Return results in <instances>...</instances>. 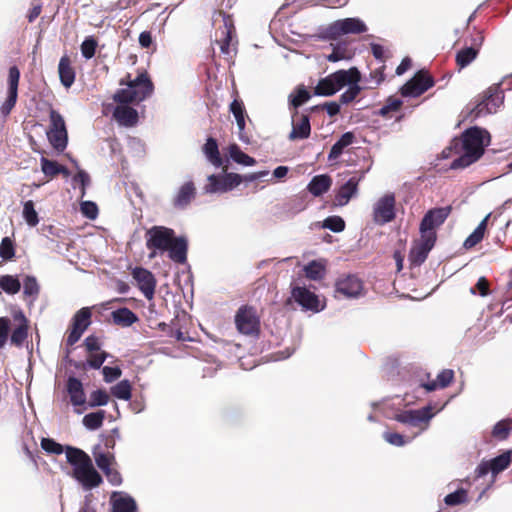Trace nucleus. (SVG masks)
Returning <instances> with one entry per match:
<instances>
[{
	"label": "nucleus",
	"instance_id": "obj_61",
	"mask_svg": "<svg viewBox=\"0 0 512 512\" xmlns=\"http://www.w3.org/2000/svg\"><path fill=\"white\" fill-rule=\"evenodd\" d=\"M10 323L9 318L0 317V349L6 345L10 330Z\"/></svg>",
	"mask_w": 512,
	"mask_h": 512
},
{
	"label": "nucleus",
	"instance_id": "obj_27",
	"mask_svg": "<svg viewBox=\"0 0 512 512\" xmlns=\"http://www.w3.org/2000/svg\"><path fill=\"white\" fill-rule=\"evenodd\" d=\"M195 195L196 188L194 183L191 181L184 183L173 199L174 207L178 209L186 208L195 198Z\"/></svg>",
	"mask_w": 512,
	"mask_h": 512
},
{
	"label": "nucleus",
	"instance_id": "obj_10",
	"mask_svg": "<svg viewBox=\"0 0 512 512\" xmlns=\"http://www.w3.org/2000/svg\"><path fill=\"white\" fill-rule=\"evenodd\" d=\"M367 29L366 24L359 18H345L331 23L326 29V37L336 40L343 35L362 34Z\"/></svg>",
	"mask_w": 512,
	"mask_h": 512
},
{
	"label": "nucleus",
	"instance_id": "obj_52",
	"mask_svg": "<svg viewBox=\"0 0 512 512\" xmlns=\"http://www.w3.org/2000/svg\"><path fill=\"white\" fill-rule=\"evenodd\" d=\"M59 164L56 161L49 160L45 157L41 158V169L42 172L50 178H53L59 174Z\"/></svg>",
	"mask_w": 512,
	"mask_h": 512
},
{
	"label": "nucleus",
	"instance_id": "obj_35",
	"mask_svg": "<svg viewBox=\"0 0 512 512\" xmlns=\"http://www.w3.org/2000/svg\"><path fill=\"white\" fill-rule=\"evenodd\" d=\"M229 110L236 119L239 131L242 132L246 126L245 117L247 116L243 101L235 98L230 104Z\"/></svg>",
	"mask_w": 512,
	"mask_h": 512
},
{
	"label": "nucleus",
	"instance_id": "obj_48",
	"mask_svg": "<svg viewBox=\"0 0 512 512\" xmlns=\"http://www.w3.org/2000/svg\"><path fill=\"white\" fill-rule=\"evenodd\" d=\"M444 502L448 506H456L468 502L467 491L463 488L445 496Z\"/></svg>",
	"mask_w": 512,
	"mask_h": 512
},
{
	"label": "nucleus",
	"instance_id": "obj_26",
	"mask_svg": "<svg viewBox=\"0 0 512 512\" xmlns=\"http://www.w3.org/2000/svg\"><path fill=\"white\" fill-rule=\"evenodd\" d=\"M58 73L61 84L66 88H70L75 81L76 73L71 59L66 54L60 58Z\"/></svg>",
	"mask_w": 512,
	"mask_h": 512
},
{
	"label": "nucleus",
	"instance_id": "obj_19",
	"mask_svg": "<svg viewBox=\"0 0 512 512\" xmlns=\"http://www.w3.org/2000/svg\"><path fill=\"white\" fill-rule=\"evenodd\" d=\"M311 134L310 118L307 114H300L297 110L292 115V130L289 133V140H303Z\"/></svg>",
	"mask_w": 512,
	"mask_h": 512
},
{
	"label": "nucleus",
	"instance_id": "obj_56",
	"mask_svg": "<svg viewBox=\"0 0 512 512\" xmlns=\"http://www.w3.org/2000/svg\"><path fill=\"white\" fill-rule=\"evenodd\" d=\"M323 226L333 232H342L345 229V221L340 216H329L324 220Z\"/></svg>",
	"mask_w": 512,
	"mask_h": 512
},
{
	"label": "nucleus",
	"instance_id": "obj_17",
	"mask_svg": "<svg viewBox=\"0 0 512 512\" xmlns=\"http://www.w3.org/2000/svg\"><path fill=\"white\" fill-rule=\"evenodd\" d=\"M291 297L303 310L318 312L321 310L318 296L306 287L295 286L291 290Z\"/></svg>",
	"mask_w": 512,
	"mask_h": 512
},
{
	"label": "nucleus",
	"instance_id": "obj_58",
	"mask_svg": "<svg viewBox=\"0 0 512 512\" xmlns=\"http://www.w3.org/2000/svg\"><path fill=\"white\" fill-rule=\"evenodd\" d=\"M221 177L222 182L224 183L223 185H225V187L221 188L226 191L232 190L234 187L243 182L242 176L237 173H226Z\"/></svg>",
	"mask_w": 512,
	"mask_h": 512
},
{
	"label": "nucleus",
	"instance_id": "obj_49",
	"mask_svg": "<svg viewBox=\"0 0 512 512\" xmlns=\"http://www.w3.org/2000/svg\"><path fill=\"white\" fill-rule=\"evenodd\" d=\"M109 402V394L104 389H98L90 394L88 406L93 408L97 406H105Z\"/></svg>",
	"mask_w": 512,
	"mask_h": 512
},
{
	"label": "nucleus",
	"instance_id": "obj_32",
	"mask_svg": "<svg viewBox=\"0 0 512 512\" xmlns=\"http://www.w3.org/2000/svg\"><path fill=\"white\" fill-rule=\"evenodd\" d=\"M21 323L12 331L10 342L16 347H21L28 337V321L22 312L19 313Z\"/></svg>",
	"mask_w": 512,
	"mask_h": 512
},
{
	"label": "nucleus",
	"instance_id": "obj_1",
	"mask_svg": "<svg viewBox=\"0 0 512 512\" xmlns=\"http://www.w3.org/2000/svg\"><path fill=\"white\" fill-rule=\"evenodd\" d=\"M146 247L153 259L158 253L168 252V257L175 263L187 261L188 241L184 236H176L175 231L166 226H152L145 233Z\"/></svg>",
	"mask_w": 512,
	"mask_h": 512
},
{
	"label": "nucleus",
	"instance_id": "obj_31",
	"mask_svg": "<svg viewBox=\"0 0 512 512\" xmlns=\"http://www.w3.org/2000/svg\"><path fill=\"white\" fill-rule=\"evenodd\" d=\"M355 140L353 132H346L337 140L330 149L328 160H337L343 153V150L351 145Z\"/></svg>",
	"mask_w": 512,
	"mask_h": 512
},
{
	"label": "nucleus",
	"instance_id": "obj_8",
	"mask_svg": "<svg viewBox=\"0 0 512 512\" xmlns=\"http://www.w3.org/2000/svg\"><path fill=\"white\" fill-rule=\"evenodd\" d=\"M49 117L50 127L47 131L48 140L54 149L57 151H63L68 142V133L64 118L54 109L50 110Z\"/></svg>",
	"mask_w": 512,
	"mask_h": 512
},
{
	"label": "nucleus",
	"instance_id": "obj_47",
	"mask_svg": "<svg viewBox=\"0 0 512 512\" xmlns=\"http://www.w3.org/2000/svg\"><path fill=\"white\" fill-rule=\"evenodd\" d=\"M23 217L26 223L31 227H35L39 223L38 213L34 208V203L32 200H28L24 203Z\"/></svg>",
	"mask_w": 512,
	"mask_h": 512
},
{
	"label": "nucleus",
	"instance_id": "obj_60",
	"mask_svg": "<svg viewBox=\"0 0 512 512\" xmlns=\"http://www.w3.org/2000/svg\"><path fill=\"white\" fill-rule=\"evenodd\" d=\"M326 110L329 116L333 117L340 112V105L336 102H326L323 105H316L310 108L311 112Z\"/></svg>",
	"mask_w": 512,
	"mask_h": 512
},
{
	"label": "nucleus",
	"instance_id": "obj_5",
	"mask_svg": "<svg viewBox=\"0 0 512 512\" xmlns=\"http://www.w3.org/2000/svg\"><path fill=\"white\" fill-rule=\"evenodd\" d=\"M504 102V92L499 84L490 86L481 96V100L470 111L472 120L496 113Z\"/></svg>",
	"mask_w": 512,
	"mask_h": 512
},
{
	"label": "nucleus",
	"instance_id": "obj_6",
	"mask_svg": "<svg viewBox=\"0 0 512 512\" xmlns=\"http://www.w3.org/2000/svg\"><path fill=\"white\" fill-rule=\"evenodd\" d=\"M235 325L239 333L258 337L261 331L260 317L254 307L241 306L235 315Z\"/></svg>",
	"mask_w": 512,
	"mask_h": 512
},
{
	"label": "nucleus",
	"instance_id": "obj_64",
	"mask_svg": "<svg viewBox=\"0 0 512 512\" xmlns=\"http://www.w3.org/2000/svg\"><path fill=\"white\" fill-rule=\"evenodd\" d=\"M105 476L108 482L113 486H120L123 483L122 475L117 469V466L106 472Z\"/></svg>",
	"mask_w": 512,
	"mask_h": 512
},
{
	"label": "nucleus",
	"instance_id": "obj_59",
	"mask_svg": "<svg viewBox=\"0 0 512 512\" xmlns=\"http://www.w3.org/2000/svg\"><path fill=\"white\" fill-rule=\"evenodd\" d=\"M361 88L358 86V84H351L349 88L341 94L340 96V102L342 104H348L352 102L360 93Z\"/></svg>",
	"mask_w": 512,
	"mask_h": 512
},
{
	"label": "nucleus",
	"instance_id": "obj_13",
	"mask_svg": "<svg viewBox=\"0 0 512 512\" xmlns=\"http://www.w3.org/2000/svg\"><path fill=\"white\" fill-rule=\"evenodd\" d=\"M92 313L89 307L79 309L72 317L67 330L66 345L76 344L91 324Z\"/></svg>",
	"mask_w": 512,
	"mask_h": 512
},
{
	"label": "nucleus",
	"instance_id": "obj_11",
	"mask_svg": "<svg viewBox=\"0 0 512 512\" xmlns=\"http://www.w3.org/2000/svg\"><path fill=\"white\" fill-rule=\"evenodd\" d=\"M435 85L434 78L427 70H419L400 89L403 97H419Z\"/></svg>",
	"mask_w": 512,
	"mask_h": 512
},
{
	"label": "nucleus",
	"instance_id": "obj_43",
	"mask_svg": "<svg viewBox=\"0 0 512 512\" xmlns=\"http://www.w3.org/2000/svg\"><path fill=\"white\" fill-rule=\"evenodd\" d=\"M310 97L311 95L309 91L303 85H300L295 89L294 93L289 96V102L291 106L297 109L302 104L307 102Z\"/></svg>",
	"mask_w": 512,
	"mask_h": 512
},
{
	"label": "nucleus",
	"instance_id": "obj_50",
	"mask_svg": "<svg viewBox=\"0 0 512 512\" xmlns=\"http://www.w3.org/2000/svg\"><path fill=\"white\" fill-rule=\"evenodd\" d=\"M93 456L97 467L105 465H117L115 455L111 452L93 451Z\"/></svg>",
	"mask_w": 512,
	"mask_h": 512
},
{
	"label": "nucleus",
	"instance_id": "obj_7",
	"mask_svg": "<svg viewBox=\"0 0 512 512\" xmlns=\"http://www.w3.org/2000/svg\"><path fill=\"white\" fill-rule=\"evenodd\" d=\"M483 42V31L474 28L473 33H471L470 37L465 41L466 46L460 49L456 54L455 62L459 69L467 67L477 58Z\"/></svg>",
	"mask_w": 512,
	"mask_h": 512
},
{
	"label": "nucleus",
	"instance_id": "obj_14",
	"mask_svg": "<svg viewBox=\"0 0 512 512\" xmlns=\"http://www.w3.org/2000/svg\"><path fill=\"white\" fill-rule=\"evenodd\" d=\"M20 80V70L17 66H11L8 70L7 85L8 95L1 106V113L8 116L15 107L18 98V85Z\"/></svg>",
	"mask_w": 512,
	"mask_h": 512
},
{
	"label": "nucleus",
	"instance_id": "obj_16",
	"mask_svg": "<svg viewBox=\"0 0 512 512\" xmlns=\"http://www.w3.org/2000/svg\"><path fill=\"white\" fill-rule=\"evenodd\" d=\"M132 276L137 282L139 290L148 300H152L156 288V279L152 272L143 267H136L132 270Z\"/></svg>",
	"mask_w": 512,
	"mask_h": 512
},
{
	"label": "nucleus",
	"instance_id": "obj_23",
	"mask_svg": "<svg viewBox=\"0 0 512 512\" xmlns=\"http://www.w3.org/2000/svg\"><path fill=\"white\" fill-rule=\"evenodd\" d=\"M114 119L125 127H133L138 123V112L129 104H118L113 111Z\"/></svg>",
	"mask_w": 512,
	"mask_h": 512
},
{
	"label": "nucleus",
	"instance_id": "obj_44",
	"mask_svg": "<svg viewBox=\"0 0 512 512\" xmlns=\"http://www.w3.org/2000/svg\"><path fill=\"white\" fill-rule=\"evenodd\" d=\"M15 243L10 237H4L0 243V257L3 261H10L15 257Z\"/></svg>",
	"mask_w": 512,
	"mask_h": 512
},
{
	"label": "nucleus",
	"instance_id": "obj_4",
	"mask_svg": "<svg viewBox=\"0 0 512 512\" xmlns=\"http://www.w3.org/2000/svg\"><path fill=\"white\" fill-rule=\"evenodd\" d=\"M67 462L73 466L72 476L85 488L93 489L103 482L102 476L93 466L90 456L83 450L67 446Z\"/></svg>",
	"mask_w": 512,
	"mask_h": 512
},
{
	"label": "nucleus",
	"instance_id": "obj_18",
	"mask_svg": "<svg viewBox=\"0 0 512 512\" xmlns=\"http://www.w3.org/2000/svg\"><path fill=\"white\" fill-rule=\"evenodd\" d=\"M431 417V409L429 407H425L418 410L403 411L395 416V420L403 424H408L422 429V425L427 424Z\"/></svg>",
	"mask_w": 512,
	"mask_h": 512
},
{
	"label": "nucleus",
	"instance_id": "obj_40",
	"mask_svg": "<svg viewBox=\"0 0 512 512\" xmlns=\"http://www.w3.org/2000/svg\"><path fill=\"white\" fill-rule=\"evenodd\" d=\"M111 394L121 400L128 401L132 396V386L129 380L124 379L111 388Z\"/></svg>",
	"mask_w": 512,
	"mask_h": 512
},
{
	"label": "nucleus",
	"instance_id": "obj_62",
	"mask_svg": "<svg viewBox=\"0 0 512 512\" xmlns=\"http://www.w3.org/2000/svg\"><path fill=\"white\" fill-rule=\"evenodd\" d=\"M83 345L88 353L98 352L101 350L100 340L95 335H89L88 337H86Z\"/></svg>",
	"mask_w": 512,
	"mask_h": 512
},
{
	"label": "nucleus",
	"instance_id": "obj_24",
	"mask_svg": "<svg viewBox=\"0 0 512 512\" xmlns=\"http://www.w3.org/2000/svg\"><path fill=\"white\" fill-rule=\"evenodd\" d=\"M66 389L73 406H83L86 404V394L82 382L76 377H69L66 383Z\"/></svg>",
	"mask_w": 512,
	"mask_h": 512
},
{
	"label": "nucleus",
	"instance_id": "obj_51",
	"mask_svg": "<svg viewBox=\"0 0 512 512\" xmlns=\"http://www.w3.org/2000/svg\"><path fill=\"white\" fill-rule=\"evenodd\" d=\"M98 43L92 36L86 37L81 44V53L85 59H91L95 56Z\"/></svg>",
	"mask_w": 512,
	"mask_h": 512
},
{
	"label": "nucleus",
	"instance_id": "obj_30",
	"mask_svg": "<svg viewBox=\"0 0 512 512\" xmlns=\"http://www.w3.org/2000/svg\"><path fill=\"white\" fill-rule=\"evenodd\" d=\"M454 379V371L451 369L442 370L436 380L421 384L426 391L431 392L438 388L448 387Z\"/></svg>",
	"mask_w": 512,
	"mask_h": 512
},
{
	"label": "nucleus",
	"instance_id": "obj_33",
	"mask_svg": "<svg viewBox=\"0 0 512 512\" xmlns=\"http://www.w3.org/2000/svg\"><path fill=\"white\" fill-rule=\"evenodd\" d=\"M203 152L209 162L215 167H220L223 164V160L220 156L218 143L216 139L209 137L203 147Z\"/></svg>",
	"mask_w": 512,
	"mask_h": 512
},
{
	"label": "nucleus",
	"instance_id": "obj_53",
	"mask_svg": "<svg viewBox=\"0 0 512 512\" xmlns=\"http://www.w3.org/2000/svg\"><path fill=\"white\" fill-rule=\"evenodd\" d=\"M41 447L47 453L55 455H60L64 451L63 446L51 438H42Z\"/></svg>",
	"mask_w": 512,
	"mask_h": 512
},
{
	"label": "nucleus",
	"instance_id": "obj_28",
	"mask_svg": "<svg viewBox=\"0 0 512 512\" xmlns=\"http://www.w3.org/2000/svg\"><path fill=\"white\" fill-rule=\"evenodd\" d=\"M111 317L113 323L121 327H129L139 320L138 316L126 307L112 311Z\"/></svg>",
	"mask_w": 512,
	"mask_h": 512
},
{
	"label": "nucleus",
	"instance_id": "obj_41",
	"mask_svg": "<svg viewBox=\"0 0 512 512\" xmlns=\"http://www.w3.org/2000/svg\"><path fill=\"white\" fill-rule=\"evenodd\" d=\"M353 52L346 43H338L333 47L332 53L327 56L330 62H337L344 59H350Z\"/></svg>",
	"mask_w": 512,
	"mask_h": 512
},
{
	"label": "nucleus",
	"instance_id": "obj_37",
	"mask_svg": "<svg viewBox=\"0 0 512 512\" xmlns=\"http://www.w3.org/2000/svg\"><path fill=\"white\" fill-rule=\"evenodd\" d=\"M105 414L104 410L86 414L82 420L83 425L89 430H97L103 425Z\"/></svg>",
	"mask_w": 512,
	"mask_h": 512
},
{
	"label": "nucleus",
	"instance_id": "obj_45",
	"mask_svg": "<svg viewBox=\"0 0 512 512\" xmlns=\"http://www.w3.org/2000/svg\"><path fill=\"white\" fill-rule=\"evenodd\" d=\"M304 271L307 278L319 280L324 276L325 267L320 262L311 261L305 266Z\"/></svg>",
	"mask_w": 512,
	"mask_h": 512
},
{
	"label": "nucleus",
	"instance_id": "obj_42",
	"mask_svg": "<svg viewBox=\"0 0 512 512\" xmlns=\"http://www.w3.org/2000/svg\"><path fill=\"white\" fill-rule=\"evenodd\" d=\"M511 451H506L502 453L501 455L493 458L490 460L491 466H492V473L494 475L504 471L508 468L510 465L512 458H511Z\"/></svg>",
	"mask_w": 512,
	"mask_h": 512
},
{
	"label": "nucleus",
	"instance_id": "obj_29",
	"mask_svg": "<svg viewBox=\"0 0 512 512\" xmlns=\"http://www.w3.org/2000/svg\"><path fill=\"white\" fill-rule=\"evenodd\" d=\"M332 185V179L330 176L323 174L317 175L312 178L309 182L307 189L308 191L318 197L327 192Z\"/></svg>",
	"mask_w": 512,
	"mask_h": 512
},
{
	"label": "nucleus",
	"instance_id": "obj_22",
	"mask_svg": "<svg viewBox=\"0 0 512 512\" xmlns=\"http://www.w3.org/2000/svg\"><path fill=\"white\" fill-rule=\"evenodd\" d=\"M111 512H136V501L128 494L114 491L110 496Z\"/></svg>",
	"mask_w": 512,
	"mask_h": 512
},
{
	"label": "nucleus",
	"instance_id": "obj_3",
	"mask_svg": "<svg viewBox=\"0 0 512 512\" xmlns=\"http://www.w3.org/2000/svg\"><path fill=\"white\" fill-rule=\"evenodd\" d=\"M119 85L127 87L117 90L113 95V100L117 104H139L150 97L154 91V84L144 69L138 71L137 76L133 79L131 74L127 73L120 79Z\"/></svg>",
	"mask_w": 512,
	"mask_h": 512
},
{
	"label": "nucleus",
	"instance_id": "obj_12",
	"mask_svg": "<svg viewBox=\"0 0 512 512\" xmlns=\"http://www.w3.org/2000/svg\"><path fill=\"white\" fill-rule=\"evenodd\" d=\"M396 217V198L394 193H386L373 206L372 219L377 225H385Z\"/></svg>",
	"mask_w": 512,
	"mask_h": 512
},
{
	"label": "nucleus",
	"instance_id": "obj_38",
	"mask_svg": "<svg viewBox=\"0 0 512 512\" xmlns=\"http://www.w3.org/2000/svg\"><path fill=\"white\" fill-rule=\"evenodd\" d=\"M230 157L238 164L245 166H253L256 164V160L244 153L237 144H232L229 147Z\"/></svg>",
	"mask_w": 512,
	"mask_h": 512
},
{
	"label": "nucleus",
	"instance_id": "obj_55",
	"mask_svg": "<svg viewBox=\"0 0 512 512\" xmlns=\"http://www.w3.org/2000/svg\"><path fill=\"white\" fill-rule=\"evenodd\" d=\"M39 293V285L33 276H26L23 283V294L25 296H37Z\"/></svg>",
	"mask_w": 512,
	"mask_h": 512
},
{
	"label": "nucleus",
	"instance_id": "obj_34",
	"mask_svg": "<svg viewBox=\"0 0 512 512\" xmlns=\"http://www.w3.org/2000/svg\"><path fill=\"white\" fill-rule=\"evenodd\" d=\"M490 214H488L476 227V229L466 238L464 241V247L466 249H471L480 243L483 238L487 228L488 219Z\"/></svg>",
	"mask_w": 512,
	"mask_h": 512
},
{
	"label": "nucleus",
	"instance_id": "obj_2",
	"mask_svg": "<svg viewBox=\"0 0 512 512\" xmlns=\"http://www.w3.org/2000/svg\"><path fill=\"white\" fill-rule=\"evenodd\" d=\"M490 142V133L484 128L474 126L466 129L459 140H454L455 147L461 144L463 153L452 161L451 168H466L477 162Z\"/></svg>",
	"mask_w": 512,
	"mask_h": 512
},
{
	"label": "nucleus",
	"instance_id": "obj_20",
	"mask_svg": "<svg viewBox=\"0 0 512 512\" xmlns=\"http://www.w3.org/2000/svg\"><path fill=\"white\" fill-rule=\"evenodd\" d=\"M366 171H359L356 175L352 176L345 184H343L336 195V200L339 205H346L350 199L357 193L358 184L365 177Z\"/></svg>",
	"mask_w": 512,
	"mask_h": 512
},
{
	"label": "nucleus",
	"instance_id": "obj_39",
	"mask_svg": "<svg viewBox=\"0 0 512 512\" xmlns=\"http://www.w3.org/2000/svg\"><path fill=\"white\" fill-rule=\"evenodd\" d=\"M338 91L330 75L319 80L314 93L320 96H331Z\"/></svg>",
	"mask_w": 512,
	"mask_h": 512
},
{
	"label": "nucleus",
	"instance_id": "obj_46",
	"mask_svg": "<svg viewBox=\"0 0 512 512\" xmlns=\"http://www.w3.org/2000/svg\"><path fill=\"white\" fill-rule=\"evenodd\" d=\"M512 430L510 420H501L495 424L492 430V436L498 440H505Z\"/></svg>",
	"mask_w": 512,
	"mask_h": 512
},
{
	"label": "nucleus",
	"instance_id": "obj_9",
	"mask_svg": "<svg viewBox=\"0 0 512 512\" xmlns=\"http://www.w3.org/2000/svg\"><path fill=\"white\" fill-rule=\"evenodd\" d=\"M452 207L432 208L426 212L421 220L419 231L420 234L428 235L437 240V228H439L451 214Z\"/></svg>",
	"mask_w": 512,
	"mask_h": 512
},
{
	"label": "nucleus",
	"instance_id": "obj_25",
	"mask_svg": "<svg viewBox=\"0 0 512 512\" xmlns=\"http://www.w3.org/2000/svg\"><path fill=\"white\" fill-rule=\"evenodd\" d=\"M338 91L346 85L356 84L360 81L361 75L357 68L349 70H338L330 74Z\"/></svg>",
	"mask_w": 512,
	"mask_h": 512
},
{
	"label": "nucleus",
	"instance_id": "obj_36",
	"mask_svg": "<svg viewBox=\"0 0 512 512\" xmlns=\"http://www.w3.org/2000/svg\"><path fill=\"white\" fill-rule=\"evenodd\" d=\"M0 289L6 294L15 295L21 290V282L17 275L0 276Z\"/></svg>",
	"mask_w": 512,
	"mask_h": 512
},
{
	"label": "nucleus",
	"instance_id": "obj_57",
	"mask_svg": "<svg viewBox=\"0 0 512 512\" xmlns=\"http://www.w3.org/2000/svg\"><path fill=\"white\" fill-rule=\"evenodd\" d=\"M208 184L205 186V191L207 193H217V192H227L221 187H225L222 182V177L217 175H210L208 177Z\"/></svg>",
	"mask_w": 512,
	"mask_h": 512
},
{
	"label": "nucleus",
	"instance_id": "obj_21",
	"mask_svg": "<svg viewBox=\"0 0 512 512\" xmlns=\"http://www.w3.org/2000/svg\"><path fill=\"white\" fill-rule=\"evenodd\" d=\"M362 289V281L354 275H347L336 282V293L347 298L357 297Z\"/></svg>",
	"mask_w": 512,
	"mask_h": 512
},
{
	"label": "nucleus",
	"instance_id": "obj_54",
	"mask_svg": "<svg viewBox=\"0 0 512 512\" xmlns=\"http://www.w3.org/2000/svg\"><path fill=\"white\" fill-rule=\"evenodd\" d=\"M108 357L105 351H98L89 353L87 358V365L93 369H99Z\"/></svg>",
	"mask_w": 512,
	"mask_h": 512
},
{
	"label": "nucleus",
	"instance_id": "obj_63",
	"mask_svg": "<svg viewBox=\"0 0 512 512\" xmlns=\"http://www.w3.org/2000/svg\"><path fill=\"white\" fill-rule=\"evenodd\" d=\"M104 380L108 383L115 381L122 375V370L119 367L105 366L102 369Z\"/></svg>",
	"mask_w": 512,
	"mask_h": 512
},
{
	"label": "nucleus",
	"instance_id": "obj_15",
	"mask_svg": "<svg viewBox=\"0 0 512 512\" xmlns=\"http://www.w3.org/2000/svg\"><path fill=\"white\" fill-rule=\"evenodd\" d=\"M436 243V239L420 234V238L415 240L409 252V260L413 266H420L428 257Z\"/></svg>",
	"mask_w": 512,
	"mask_h": 512
}]
</instances>
